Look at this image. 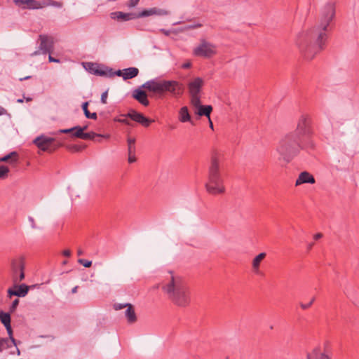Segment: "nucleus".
Instances as JSON below:
<instances>
[{
	"label": "nucleus",
	"mask_w": 359,
	"mask_h": 359,
	"mask_svg": "<svg viewBox=\"0 0 359 359\" xmlns=\"http://www.w3.org/2000/svg\"><path fill=\"white\" fill-rule=\"evenodd\" d=\"M335 13V2L328 1L320 10L318 25L298 36L297 45L305 60H311L324 48L327 39L326 31L334 18Z\"/></svg>",
	"instance_id": "obj_1"
},
{
	"label": "nucleus",
	"mask_w": 359,
	"mask_h": 359,
	"mask_svg": "<svg viewBox=\"0 0 359 359\" xmlns=\"http://www.w3.org/2000/svg\"><path fill=\"white\" fill-rule=\"evenodd\" d=\"M161 289L175 305L187 307L191 302V292L185 279L174 271H168L161 283Z\"/></svg>",
	"instance_id": "obj_2"
},
{
	"label": "nucleus",
	"mask_w": 359,
	"mask_h": 359,
	"mask_svg": "<svg viewBox=\"0 0 359 359\" xmlns=\"http://www.w3.org/2000/svg\"><path fill=\"white\" fill-rule=\"evenodd\" d=\"M312 149L313 147L309 145L306 142L289 132L279 140L276 151L280 155V159L288 163L298 156L302 150Z\"/></svg>",
	"instance_id": "obj_3"
},
{
	"label": "nucleus",
	"mask_w": 359,
	"mask_h": 359,
	"mask_svg": "<svg viewBox=\"0 0 359 359\" xmlns=\"http://www.w3.org/2000/svg\"><path fill=\"white\" fill-rule=\"evenodd\" d=\"M142 88L158 95L169 94L173 97H180L184 91V85L175 80L151 79L144 83Z\"/></svg>",
	"instance_id": "obj_4"
},
{
	"label": "nucleus",
	"mask_w": 359,
	"mask_h": 359,
	"mask_svg": "<svg viewBox=\"0 0 359 359\" xmlns=\"http://www.w3.org/2000/svg\"><path fill=\"white\" fill-rule=\"evenodd\" d=\"M291 133L314 148V143L312 140L313 134L312 118L309 114H301L297 118L296 128Z\"/></svg>",
	"instance_id": "obj_5"
},
{
	"label": "nucleus",
	"mask_w": 359,
	"mask_h": 359,
	"mask_svg": "<svg viewBox=\"0 0 359 359\" xmlns=\"http://www.w3.org/2000/svg\"><path fill=\"white\" fill-rule=\"evenodd\" d=\"M25 267L23 257H14L11 260L9 275L13 283H20L25 279Z\"/></svg>",
	"instance_id": "obj_6"
},
{
	"label": "nucleus",
	"mask_w": 359,
	"mask_h": 359,
	"mask_svg": "<svg viewBox=\"0 0 359 359\" xmlns=\"http://www.w3.org/2000/svg\"><path fill=\"white\" fill-rule=\"evenodd\" d=\"M33 142L39 149L48 152H53L63 146V144L57 141L55 138L45 135L37 137Z\"/></svg>",
	"instance_id": "obj_7"
},
{
	"label": "nucleus",
	"mask_w": 359,
	"mask_h": 359,
	"mask_svg": "<svg viewBox=\"0 0 359 359\" xmlns=\"http://www.w3.org/2000/svg\"><path fill=\"white\" fill-rule=\"evenodd\" d=\"M222 160L223 155L222 154L215 151L212 154L207 181H223L219 170V163Z\"/></svg>",
	"instance_id": "obj_8"
},
{
	"label": "nucleus",
	"mask_w": 359,
	"mask_h": 359,
	"mask_svg": "<svg viewBox=\"0 0 359 359\" xmlns=\"http://www.w3.org/2000/svg\"><path fill=\"white\" fill-rule=\"evenodd\" d=\"M222 160L223 155L222 154L215 151L212 154L207 181H223L219 170V163Z\"/></svg>",
	"instance_id": "obj_9"
},
{
	"label": "nucleus",
	"mask_w": 359,
	"mask_h": 359,
	"mask_svg": "<svg viewBox=\"0 0 359 359\" xmlns=\"http://www.w3.org/2000/svg\"><path fill=\"white\" fill-rule=\"evenodd\" d=\"M193 53L198 57H211L216 54V47L210 43L203 41L198 46L194 49Z\"/></svg>",
	"instance_id": "obj_10"
},
{
	"label": "nucleus",
	"mask_w": 359,
	"mask_h": 359,
	"mask_svg": "<svg viewBox=\"0 0 359 359\" xmlns=\"http://www.w3.org/2000/svg\"><path fill=\"white\" fill-rule=\"evenodd\" d=\"M121 117H129L133 121L140 123L144 127H148L154 121L153 119H149L145 117L142 114L137 112L134 109H130L128 114H121Z\"/></svg>",
	"instance_id": "obj_11"
},
{
	"label": "nucleus",
	"mask_w": 359,
	"mask_h": 359,
	"mask_svg": "<svg viewBox=\"0 0 359 359\" xmlns=\"http://www.w3.org/2000/svg\"><path fill=\"white\" fill-rule=\"evenodd\" d=\"M87 129V126L84 127H79L78 128V130L76 131L74 133H72V137H77L82 140H94L95 137H104L109 139L110 135H100L97 134L95 132H89V133H84V130Z\"/></svg>",
	"instance_id": "obj_12"
},
{
	"label": "nucleus",
	"mask_w": 359,
	"mask_h": 359,
	"mask_svg": "<svg viewBox=\"0 0 359 359\" xmlns=\"http://www.w3.org/2000/svg\"><path fill=\"white\" fill-rule=\"evenodd\" d=\"M29 290V287L26 284L13 283V287L9 288L7 291L8 297L11 298L13 296L24 297L28 293Z\"/></svg>",
	"instance_id": "obj_13"
},
{
	"label": "nucleus",
	"mask_w": 359,
	"mask_h": 359,
	"mask_svg": "<svg viewBox=\"0 0 359 359\" xmlns=\"http://www.w3.org/2000/svg\"><path fill=\"white\" fill-rule=\"evenodd\" d=\"M205 188L207 191L212 195L222 194L225 192L224 181H207Z\"/></svg>",
	"instance_id": "obj_14"
},
{
	"label": "nucleus",
	"mask_w": 359,
	"mask_h": 359,
	"mask_svg": "<svg viewBox=\"0 0 359 359\" xmlns=\"http://www.w3.org/2000/svg\"><path fill=\"white\" fill-rule=\"evenodd\" d=\"M39 49L43 54L50 53L53 49V38L47 35H39Z\"/></svg>",
	"instance_id": "obj_15"
},
{
	"label": "nucleus",
	"mask_w": 359,
	"mask_h": 359,
	"mask_svg": "<svg viewBox=\"0 0 359 359\" xmlns=\"http://www.w3.org/2000/svg\"><path fill=\"white\" fill-rule=\"evenodd\" d=\"M170 12L168 10L154 7L149 9H144L137 15V18H144L151 15L164 16L170 15Z\"/></svg>",
	"instance_id": "obj_16"
},
{
	"label": "nucleus",
	"mask_w": 359,
	"mask_h": 359,
	"mask_svg": "<svg viewBox=\"0 0 359 359\" xmlns=\"http://www.w3.org/2000/svg\"><path fill=\"white\" fill-rule=\"evenodd\" d=\"M203 84L204 81L201 78H194L188 83V90L189 95L200 94Z\"/></svg>",
	"instance_id": "obj_17"
},
{
	"label": "nucleus",
	"mask_w": 359,
	"mask_h": 359,
	"mask_svg": "<svg viewBox=\"0 0 359 359\" xmlns=\"http://www.w3.org/2000/svg\"><path fill=\"white\" fill-rule=\"evenodd\" d=\"M87 67L88 71L95 75L107 76L108 74L107 67L101 66L97 63L88 62Z\"/></svg>",
	"instance_id": "obj_18"
},
{
	"label": "nucleus",
	"mask_w": 359,
	"mask_h": 359,
	"mask_svg": "<svg viewBox=\"0 0 359 359\" xmlns=\"http://www.w3.org/2000/svg\"><path fill=\"white\" fill-rule=\"evenodd\" d=\"M315 178L312 175L306 171L302 172L295 182V186H299L304 183L314 184Z\"/></svg>",
	"instance_id": "obj_19"
},
{
	"label": "nucleus",
	"mask_w": 359,
	"mask_h": 359,
	"mask_svg": "<svg viewBox=\"0 0 359 359\" xmlns=\"http://www.w3.org/2000/svg\"><path fill=\"white\" fill-rule=\"evenodd\" d=\"M133 97L136 100H137L140 104L145 107L149 104V101L147 98V93L140 88L135 89L133 92Z\"/></svg>",
	"instance_id": "obj_20"
},
{
	"label": "nucleus",
	"mask_w": 359,
	"mask_h": 359,
	"mask_svg": "<svg viewBox=\"0 0 359 359\" xmlns=\"http://www.w3.org/2000/svg\"><path fill=\"white\" fill-rule=\"evenodd\" d=\"M13 2L22 9H37V0H14Z\"/></svg>",
	"instance_id": "obj_21"
},
{
	"label": "nucleus",
	"mask_w": 359,
	"mask_h": 359,
	"mask_svg": "<svg viewBox=\"0 0 359 359\" xmlns=\"http://www.w3.org/2000/svg\"><path fill=\"white\" fill-rule=\"evenodd\" d=\"M178 119L181 123L189 122L191 124L194 125V123L192 121L189 114L188 107L186 106H184L180 109L178 113Z\"/></svg>",
	"instance_id": "obj_22"
},
{
	"label": "nucleus",
	"mask_w": 359,
	"mask_h": 359,
	"mask_svg": "<svg viewBox=\"0 0 359 359\" xmlns=\"http://www.w3.org/2000/svg\"><path fill=\"white\" fill-rule=\"evenodd\" d=\"M0 318H1V323L4 325V326L6 328V330H7L8 334L9 335L11 341L14 345H16L15 340L13 337V331H12V328H11V316H0Z\"/></svg>",
	"instance_id": "obj_23"
},
{
	"label": "nucleus",
	"mask_w": 359,
	"mask_h": 359,
	"mask_svg": "<svg viewBox=\"0 0 359 359\" xmlns=\"http://www.w3.org/2000/svg\"><path fill=\"white\" fill-rule=\"evenodd\" d=\"M111 18L116 19L120 21H128L134 19L137 17V15L134 13H126L121 11H116L111 13Z\"/></svg>",
	"instance_id": "obj_24"
},
{
	"label": "nucleus",
	"mask_w": 359,
	"mask_h": 359,
	"mask_svg": "<svg viewBox=\"0 0 359 359\" xmlns=\"http://www.w3.org/2000/svg\"><path fill=\"white\" fill-rule=\"evenodd\" d=\"M195 113L199 116H205L210 119V114L212 111V107L211 105H200L196 107Z\"/></svg>",
	"instance_id": "obj_25"
},
{
	"label": "nucleus",
	"mask_w": 359,
	"mask_h": 359,
	"mask_svg": "<svg viewBox=\"0 0 359 359\" xmlns=\"http://www.w3.org/2000/svg\"><path fill=\"white\" fill-rule=\"evenodd\" d=\"M307 359H330L319 348H315L311 353H308Z\"/></svg>",
	"instance_id": "obj_26"
},
{
	"label": "nucleus",
	"mask_w": 359,
	"mask_h": 359,
	"mask_svg": "<svg viewBox=\"0 0 359 359\" xmlns=\"http://www.w3.org/2000/svg\"><path fill=\"white\" fill-rule=\"evenodd\" d=\"M113 307L115 311H119L121 309L126 308L125 314H135L134 306L131 304H129V303H123V304L115 303L113 305Z\"/></svg>",
	"instance_id": "obj_27"
},
{
	"label": "nucleus",
	"mask_w": 359,
	"mask_h": 359,
	"mask_svg": "<svg viewBox=\"0 0 359 359\" xmlns=\"http://www.w3.org/2000/svg\"><path fill=\"white\" fill-rule=\"evenodd\" d=\"M139 69L136 67H129L123 69V79H133L138 75Z\"/></svg>",
	"instance_id": "obj_28"
},
{
	"label": "nucleus",
	"mask_w": 359,
	"mask_h": 359,
	"mask_svg": "<svg viewBox=\"0 0 359 359\" xmlns=\"http://www.w3.org/2000/svg\"><path fill=\"white\" fill-rule=\"evenodd\" d=\"M266 254L265 252L259 253L252 260V269L253 271L257 272L259 269L260 263L266 257Z\"/></svg>",
	"instance_id": "obj_29"
},
{
	"label": "nucleus",
	"mask_w": 359,
	"mask_h": 359,
	"mask_svg": "<svg viewBox=\"0 0 359 359\" xmlns=\"http://www.w3.org/2000/svg\"><path fill=\"white\" fill-rule=\"evenodd\" d=\"M88 102H85L82 104V109L83 111L85 116L87 118L96 120L97 118V114L95 112L90 113V110L88 109Z\"/></svg>",
	"instance_id": "obj_30"
},
{
	"label": "nucleus",
	"mask_w": 359,
	"mask_h": 359,
	"mask_svg": "<svg viewBox=\"0 0 359 359\" xmlns=\"http://www.w3.org/2000/svg\"><path fill=\"white\" fill-rule=\"evenodd\" d=\"M18 154L16 151H12L10 154L0 158V162H6L11 159V163H15L18 161Z\"/></svg>",
	"instance_id": "obj_31"
},
{
	"label": "nucleus",
	"mask_w": 359,
	"mask_h": 359,
	"mask_svg": "<svg viewBox=\"0 0 359 359\" xmlns=\"http://www.w3.org/2000/svg\"><path fill=\"white\" fill-rule=\"evenodd\" d=\"M189 95H190V102L194 108H196V107H199L200 105H201L200 94Z\"/></svg>",
	"instance_id": "obj_32"
},
{
	"label": "nucleus",
	"mask_w": 359,
	"mask_h": 359,
	"mask_svg": "<svg viewBox=\"0 0 359 359\" xmlns=\"http://www.w3.org/2000/svg\"><path fill=\"white\" fill-rule=\"evenodd\" d=\"M345 295L351 301H353L355 299V294L356 292V290L354 287L348 286L346 287L344 291Z\"/></svg>",
	"instance_id": "obj_33"
},
{
	"label": "nucleus",
	"mask_w": 359,
	"mask_h": 359,
	"mask_svg": "<svg viewBox=\"0 0 359 359\" xmlns=\"http://www.w3.org/2000/svg\"><path fill=\"white\" fill-rule=\"evenodd\" d=\"M128 143V153H135V139L134 137H128L127 139Z\"/></svg>",
	"instance_id": "obj_34"
},
{
	"label": "nucleus",
	"mask_w": 359,
	"mask_h": 359,
	"mask_svg": "<svg viewBox=\"0 0 359 359\" xmlns=\"http://www.w3.org/2000/svg\"><path fill=\"white\" fill-rule=\"evenodd\" d=\"M67 149L72 152H79L86 148L85 145L72 144L67 147Z\"/></svg>",
	"instance_id": "obj_35"
},
{
	"label": "nucleus",
	"mask_w": 359,
	"mask_h": 359,
	"mask_svg": "<svg viewBox=\"0 0 359 359\" xmlns=\"http://www.w3.org/2000/svg\"><path fill=\"white\" fill-rule=\"evenodd\" d=\"M80 126H75V127H73V128H68V129H60V130H57L55 133V134H62V133L67 134V133H69L70 136L72 137V133H74L76 131H77L78 128Z\"/></svg>",
	"instance_id": "obj_36"
},
{
	"label": "nucleus",
	"mask_w": 359,
	"mask_h": 359,
	"mask_svg": "<svg viewBox=\"0 0 359 359\" xmlns=\"http://www.w3.org/2000/svg\"><path fill=\"white\" fill-rule=\"evenodd\" d=\"M107 72H108V74H107V77H113L115 75H116L118 76H122L123 78V70L119 69V70H117V71L113 72L111 69H108Z\"/></svg>",
	"instance_id": "obj_37"
},
{
	"label": "nucleus",
	"mask_w": 359,
	"mask_h": 359,
	"mask_svg": "<svg viewBox=\"0 0 359 359\" xmlns=\"http://www.w3.org/2000/svg\"><path fill=\"white\" fill-rule=\"evenodd\" d=\"M9 172L8 167L5 165L0 166V179H4Z\"/></svg>",
	"instance_id": "obj_38"
},
{
	"label": "nucleus",
	"mask_w": 359,
	"mask_h": 359,
	"mask_svg": "<svg viewBox=\"0 0 359 359\" xmlns=\"http://www.w3.org/2000/svg\"><path fill=\"white\" fill-rule=\"evenodd\" d=\"M10 346L9 345V340L7 339H0V352H1L3 350L8 348Z\"/></svg>",
	"instance_id": "obj_39"
},
{
	"label": "nucleus",
	"mask_w": 359,
	"mask_h": 359,
	"mask_svg": "<svg viewBox=\"0 0 359 359\" xmlns=\"http://www.w3.org/2000/svg\"><path fill=\"white\" fill-rule=\"evenodd\" d=\"M50 0L37 1V9H41L47 6H50Z\"/></svg>",
	"instance_id": "obj_40"
},
{
	"label": "nucleus",
	"mask_w": 359,
	"mask_h": 359,
	"mask_svg": "<svg viewBox=\"0 0 359 359\" xmlns=\"http://www.w3.org/2000/svg\"><path fill=\"white\" fill-rule=\"evenodd\" d=\"M128 117H121V115H120L118 118H116L114 119V121H116V122H118V123H121L128 125V126H130L131 123L129 121V120L128 119Z\"/></svg>",
	"instance_id": "obj_41"
},
{
	"label": "nucleus",
	"mask_w": 359,
	"mask_h": 359,
	"mask_svg": "<svg viewBox=\"0 0 359 359\" xmlns=\"http://www.w3.org/2000/svg\"><path fill=\"white\" fill-rule=\"evenodd\" d=\"M78 262L82 264L84 267L89 268L92 266V262L90 260L79 259Z\"/></svg>",
	"instance_id": "obj_42"
},
{
	"label": "nucleus",
	"mask_w": 359,
	"mask_h": 359,
	"mask_svg": "<svg viewBox=\"0 0 359 359\" xmlns=\"http://www.w3.org/2000/svg\"><path fill=\"white\" fill-rule=\"evenodd\" d=\"M18 304H19V299H18V298L15 299L12 302V303L10 306L9 312H11V313L13 312L15 310V309L17 308V306H18Z\"/></svg>",
	"instance_id": "obj_43"
},
{
	"label": "nucleus",
	"mask_w": 359,
	"mask_h": 359,
	"mask_svg": "<svg viewBox=\"0 0 359 359\" xmlns=\"http://www.w3.org/2000/svg\"><path fill=\"white\" fill-rule=\"evenodd\" d=\"M126 322L128 324H133L137 320V316H126Z\"/></svg>",
	"instance_id": "obj_44"
},
{
	"label": "nucleus",
	"mask_w": 359,
	"mask_h": 359,
	"mask_svg": "<svg viewBox=\"0 0 359 359\" xmlns=\"http://www.w3.org/2000/svg\"><path fill=\"white\" fill-rule=\"evenodd\" d=\"M50 6H54L56 8H62L63 6V3L61 1H57L55 0L50 1Z\"/></svg>",
	"instance_id": "obj_45"
},
{
	"label": "nucleus",
	"mask_w": 359,
	"mask_h": 359,
	"mask_svg": "<svg viewBox=\"0 0 359 359\" xmlns=\"http://www.w3.org/2000/svg\"><path fill=\"white\" fill-rule=\"evenodd\" d=\"M128 161L129 163H133L137 161V158L135 156V153H131V154L128 153Z\"/></svg>",
	"instance_id": "obj_46"
},
{
	"label": "nucleus",
	"mask_w": 359,
	"mask_h": 359,
	"mask_svg": "<svg viewBox=\"0 0 359 359\" xmlns=\"http://www.w3.org/2000/svg\"><path fill=\"white\" fill-rule=\"evenodd\" d=\"M107 96H108V90H106L104 93H102V94L101 95V102L102 104L107 103Z\"/></svg>",
	"instance_id": "obj_47"
},
{
	"label": "nucleus",
	"mask_w": 359,
	"mask_h": 359,
	"mask_svg": "<svg viewBox=\"0 0 359 359\" xmlns=\"http://www.w3.org/2000/svg\"><path fill=\"white\" fill-rule=\"evenodd\" d=\"M139 1L140 0H129L128 5L129 7H135L138 4Z\"/></svg>",
	"instance_id": "obj_48"
},
{
	"label": "nucleus",
	"mask_w": 359,
	"mask_h": 359,
	"mask_svg": "<svg viewBox=\"0 0 359 359\" xmlns=\"http://www.w3.org/2000/svg\"><path fill=\"white\" fill-rule=\"evenodd\" d=\"M299 306L302 308V309L303 311H306L309 308L311 307V304H309V303H306V304H304V303H300L299 304Z\"/></svg>",
	"instance_id": "obj_49"
},
{
	"label": "nucleus",
	"mask_w": 359,
	"mask_h": 359,
	"mask_svg": "<svg viewBox=\"0 0 359 359\" xmlns=\"http://www.w3.org/2000/svg\"><path fill=\"white\" fill-rule=\"evenodd\" d=\"M28 219H29V222L31 224L32 228V229H36V223H35L34 219L32 217H29Z\"/></svg>",
	"instance_id": "obj_50"
},
{
	"label": "nucleus",
	"mask_w": 359,
	"mask_h": 359,
	"mask_svg": "<svg viewBox=\"0 0 359 359\" xmlns=\"http://www.w3.org/2000/svg\"><path fill=\"white\" fill-rule=\"evenodd\" d=\"M48 60L50 62H60V60L58 59H56V58L52 57L50 55H49Z\"/></svg>",
	"instance_id": "obj_51"
},
{
	"label": "nucleus",
	"mask_w": 359,
	"mask_h": 359,
	"mask_svg": "<svg viewBox=\"0 0 359 359\" xmlns=\"http://www.w3.org/2000/svg\"><path fill=\"white\" fill-rule=\"evenodd\" d=\"M62 255L65 257H70L71 255V251L69 250H65L63 252H62Z\"/></svg>",
	"instance_id": "obj_52"
},
{
	"label": "nucleus",
	"mask_w": 359,
	"mask_h": 359,
	"mask_svg": "<svg viewBox=\"0 0 359 359\" xmlns=\"http://www.w3.org/2000/svg\"><path fill=\"white\" fill-rule=\"evenodd\" d=\"M191 62H186V63L182 64V68H183V69H189V68L191 67Z\"/></svg>",
	"instance_id": "obj_53"
},
{
	"label": "nucleus",
	"mask_w": 359,
	"mask_h": 359,
	"mask_svg": "<svg viewBox=\"0 0 359 359\" xmlns=\"http://www.w3.org/2000/svg\"><path fill=\"white\" fill-rule=\"evenodd\" d=\"M323 237V234L321 233H316L314 236H313V238L314 240L317 241L320 238H321Z\"/></svg>",
	"instance_id": "obj_54"
},
{
	"label": "nucleus",
	"mask_w": 359,
	"mask_h": 359,
	"mask_svg": "<svg viewBox=\"0 0 359 359\" xmlns=\"http://www.w3.org/2000/svg\"><path fill=\"white\" fill-rule=\"evenodd\" d=\"M161 32L163 33L165 36H168L170 34V31L166 30L165 29H161Z\"/></svg>",
	"instance_id": "obj_55"
},
{
	"label": "nucleus",
	"mask_w": 359,
	"mask_h": 359,
	"mask_svg": "<svg viewBox=\"0 0 359 359\" xmlns=\"http://www.w3.org/2000/svg\"><path fill=\"white\" fill-rule=\"evenodd\" d=\"M78 288H79V286H75V287H74L72 289V292L73 294H74V293L77 292V290H78Z\"/></svg>",
	"instance_id": "obj_56"
},
{
	"label": "nucleus",
	"mask_w": 359,
	"mask_h": 359,
	"mask_svg": "<svg viewBox=\"0 0 359 359\" xmlns=\"http://www.w3.org/2000/svg\"><path fill=\"white\" fill-rule=\"evenodd\" d=\"M313 245H314V243H309V244L308 245V246H307L308 250H310L313 248Z\"/></svg>",
	"instance_id": "obj_57"
},
{
	"label": "nucleus",
	"mask_w": 359,
	"mask_h": 359,
	"mask_svg": "<svg viewBox=\"0 0 359 359\" xmlns=\"http://www.w3.org/2000/svg\"><path fill=\"white\" fill-rule=\"evenodd\" d=\"M316 300V297H313L311 298V299L310 300V302H309V304H311V306L313 304V302H315Z\"/></svg>",
	"instance_id": "obj_58"
},
{
	"label": "nucleus",
	"mask_w": 359,
	"mask_h": 359,
	"mask_svg": "<svg viewBox=\"0 0 359 359\" xmlns=\"http://www.w3.org/2000/svg\"><path fill=\"white\" fill-rule=\"evenodd\" d=\"M77 255H78L79 256L82 255H83V251H82V250L79 249V250H77Z\"/></svg>",
	"instance_id": "obj_59"
},
{
	"label": "nucleus",
	"mask_w": 359,
	"mask_h": 359,
	"mask_svg": "<svg viewBox=\"0 0 359 359\" xmlns=\"http://www.w3.org/2000/svg\"><path fill=\"white\" fill-rule=\"evenodd\" d=\"M209 123L210 128L213 129V124L210 118L209 119Z\"/></svg>",
	"instance_id": "obj_60"
},
{
	"label": "nucleus",
	"mask_w": 359,
	"mask_h": 359,
	"mask_svg": "<svg viewBox=\"0 0 359 359\" xmlns=\"http://www.w3.org/2000/svg\"><path fill=\"white\" fill-rule=\"evenodd\" d=\"M30 77H31V76H26V77H25V78L20 79V81L26 80V79H29Z\"/></svg>",
	"instance_id": "obj_61"
},
{
	"label": "nucleus",
	"mask_w": 359,
	"mask_h": 359,
	"mask_svg": "<svg viewBox=\"0 0 359 359\" xmlns=\"http://www.w3.org/2000/svg\"><path fill=\"white\" fill-rule=\"evenodd\" d=\"M0 314H10V313H9V312H4V311H0Z\"/></svg>",
	"instance_id": "obj_62"
},
{
	"label": "nucleus",
	"mask_w": 359,
	"mask_h": 359,
	"mask_svg": "<svg viewBox=\"0 0 359 359\" xmlns=\"http://www.w3.org/2000/svg\"><path fill=\"white\" fill-rule=\"evenodd\" d=\"M4 109L2 107H0V115L3 114Z\"/></svg>",
	"instance_id": "obj_63"
},
{
	"label": "nucleus",
	"mask_w": 359,
	"mask_h": 359,
	"mask_svg": "<svg viewBox=\"0 0 359 359\" xmlns=\"http://www.w3.org/2000/svg\"><path fill=\"white\" fill-rule=\"evenodd\" d=\"M37 54H38V51H35V52H34L32 55H37Z\"/></svg>",
	"instance_id": "obj_64"
}]
</instances>
